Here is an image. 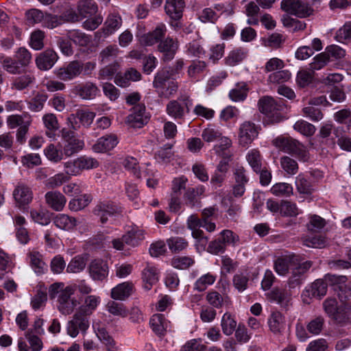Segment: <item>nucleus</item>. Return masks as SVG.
<instances>
[{"label":"nucleus","instance_id":"nucleus-52","mask_svg":"<svg viewBox=\"0 0 351 351\" xmlns=\"http://www.w3.org/2000/svg\"><path fill=\"white\" fill-rule=\"evenodd\" d=\"M206 63L202 60H193L187 69V74L191 79H197L206 69Z\"/></svg>","mask_w":351,"mask_h":351},{"label":"nucleus","instance_id":"nucleus-42","mask_svg":"<svg viewBox=\"0 0 351 351\" xmlns=\"http://www.w3.org/2000/svg\"><path fill=\"white\" fill-rule=\"evenodd\" d=\"M91 201V195L85 194L78 198L72 199L69 202V208L71 211L77 212L86 208Z\"/></svg>","mask_w":351,"mask_h":351},{"label":"nucleus","instance_id":"nucleus-50","mask_svg":"<svg viewBox=\"0 0 351 351\" xmlns=\"http://www.w3.org/2000/svg\"><path fill=\"white\" fill-rule=\"evenodd\" d=\"M14 60L21 67H26L32 62V53L25 47H19L15 52Z\"/></svg>","mask_w":351,"mask_h":351},{"label":"nucleus","instance_id":"nucleus-53","mask_svg":"<svg viewBox=\"0 0 351 351\" xmlns=\"http://www.w3.org/2000/svg\"><path fill=\"white\" fill-rule=\"evenodd\" d=\"M67 37L70 40L82 47L88 45L90 41L89 36L78 30L69 31L67 32Z\"/></svg>","mask_w":351,"mask_h":351},{"label":"nucleus","instance_id":"nucleus-6","mask_svg":"<svg viewBox=\"0 0 351 351\" xmlns=\"http://www.w3.org/2000/svg\"><path fill=\"white\" fill-rule=\"evenodd\" d=\"M60 132L61 138L64 142L63 151L66 157H70L83 149L84 141L77 138L73 131L64 128Z\"/></svg>","mask_w":351,"mask_h":351},{"label":"nucleus","instance_id":"nucleus-9","mask_svg":"<svg viewBox=\"0 0 351 351\" xmlns=\"http://www.w3.org/2000/svg\"><path fill=\"white\" fill-rule=\"evenodd\" d=\"M89 327V321L86 315L80 312H76L66 326L67 334L74 338L81 332H86Z\"/></svg>","mask_w":351,"mask_h":351},{"label":"nucleus","instance_id":"nucleus-25","mask_svg":"<svg viewBox=\"0 0 351 351\" xmlns=\"http://www.w3.org/2000/svg\"><path fill=\"white\" fill-rule=\"evenodd\" d=\"M80 300L82 301V305L80 307L79 312L86 316L91 315L101 302L100 297L95 295H86Z\"/></svg>","mask_w":351,"mask_h":351},{"label":"nucleus","instance_id":"nucleus-56","mask_svg":"<svg viewBox=\"0 0 351 351\" xmlns=\"http://www.w3.org/2000/svg\"><path fill=\"white\" fill-rule=\"evenodd\" d=\"M293 128L295 131L306 136L313 135L316 130L315 127L313 124L304 120L298 121L294 124Z\"/></svg>","mask_w":351,"mask_h":351},{"label":"nucleus","instance_id":"nucleus-16","mask_svg":"<svg viewBox=\"0 0 351 351\" xmlns=\"http://www.w3.org/2000/svg\"><path fill=\"white\" fill-rule=\"evenodd\" d=\"M58 58V55L53 49H47L36 56L35 63L39 70L48 71L54 66Z\"/></svg>","mask_w":351,"mask_h":351},{"label":"nucleus","instance_id":"nucleus-47","mask_svg":"<svg viewBox=\"0 0 351 351\" xmlns=\"http://www.w3.org/2000/svg\"><path fill=\"white\" fill-rule=\"evenodd\" d=\"M143 278L145 282V288L149 290L151 287L157 282L158 280L156 268L154 267L147 266L143 272Z\"/></svg>","mask_w":351,"mask_h":351},{"label":"nucleus","instance_id":"nucleus-13","mask_svg":"<svg viewBox=\"0 0 351 351\" xmlns=\"http://www.w3.org/2000/svg\"><path fill=\"white\" fill-rule=\"evenodd\" d=\"M324 280L328 282L330 285H334L335 291H338L339 297L342 299H348L351 296V285L347 282V277L346 276H337L332 274H327L325 276Z\"/></svg>","mask_w":351,"mask_h":351},{"label":"nucleus","instance_id":"nucleus-34","mask_svg":"<svg viewBox=\"0 0 351 351\" xmlns=\"http://www.w3.org/2000/svg\"><path fill=\"white\" fill-rule=\"evenodd\" d=\"M53 223L60 229L71 230L77 226V220L67 215L59 214L54 218Z\"/></svg>","mask_w":351,"mask_h":351},{"label":"nucleus","instance_id":"nucleus-45","mask_svg":"<svg viewBox=\"0 0 351 351\" xmlns=\"http://www.w3.org/2000/svg\"><path fill=\"white\" fill-rule=\"evenodd\" d=\"M47 98L46 94L37 93L33 98L27 101L28 108L32 112L41 111Z\"/></svg>","mask_w":351,"mask_h":351},{"label":"nucleus","instance_id":"nucleus-5","mask_svg":"<svg viewBox=\"0 0 351 351\" xmlns=\"http://www.w3.org/2000/svg\"><path fill=\"white\" fill-rule=\"evenodd\" d=\"M192 101L189 97L170 101L166 106L167 114L176 120H182L189 112Z\"/></svg>","mask_w":351,"mask_h":351},{"label":"nucleus","instance_id":"nucleus-36","mask_svg":"<svg viewBox=\"0 0 351 351\" xmlns=\"http://www.w3.org/2000/svg\"><path fill=\"white\" fill-rule=\"evenodd\" d=\"M122 25L121 17L117 14H110L108 16L104 27L105 36H109L120 28Z\"/></svg>","mask_w":351,"mask_h":351},{"label":"nucleus","instance_id":"nucleus-10","mask_svg":"<svg viewBox=\"0 0 351 351\" xmlns=\"http://www.w3.org/2000/svg\"><path fill=\"white\" fill-rule=\"evenodd\" d=\"M83 71V63L74 60L54 71L55 75L62 81H70L78 77Z\"/></svg>","mask_w":351,"mask_h":351},{"label":"nucleus","instance_id":"nucleus-2","mask_svg":"<svg viewBox=\"0 0 351 351\" xmlns=\"http://www.w3.org/2000/svg\"><path fill=\"white\" fill-rule=\"evenodd\" d=\"M272 144L280 151L293 155L301 161L306 162L309 160V154L306 147L291 136H279L272 141Z\"/></svg>","mask_w":351,"mask_h":351},{"label":"nucleus","instance_id":"nucleus-61","mask_svg":"<svg viewBox=\"0 0 351 351\" xmlns=\"http://www.w3.org/2000/svg\"><path fill=\"white\" fill-rule=\"evenodd\" d=\"M329 62L328 57L324 52L320 53L315 56L312 62L308 64L309 70L315 71L323 69Z\"/></svg>","mask_w":351,"mask_h":351},{"label":"nucleus","instance_id":"nucleus-48","mask_svg":"<svg viewBox=\"0 0 351 351\" xmlns=\"http://www.w3.org/2000/svg\"><path fill=\"white\" fill-rule=\"evenodd\" d=\"M221 326L223 332L229 336L235 330L237 322L230 313H226L221 318Z\"/></svg>","mask_w":351,"mask_h":351},{"label":"nucleus","instance_id":"nucleus-21","mask_svg":"<svg viewBox=\"0 0 351 351\" xmlns=\"http://www.w3.org/2000/svg\"><path fill=\"white\" fill-rule=\"evenodd\" d=\"M73 93L82 99L90 100L96 97L99 89L95 83L86 82L75 86Z\"/></svg>","mask_w":351,"mask_h":351},{"label":"nucleus","instance_id":"nucleus-17","mask_svg":"<svg viewBox=\"0 0 351 351\" xmlns=\"http://www.w3.org/2000/svg\"><path fill=\"white\" fill-rule=\"evenodd\" d=\"M149 117L145 112V106L138 104L134 106L127 117V123L132 128H141L147 123Z\"/></svg>","mask_w":351,"mask_h":351},{"label":"nucleus","instance_id":"nucleus-14","mask_svg":"<svg viewBox=\"0 0 351 351\" xmlns=\"http://www.w3.org/2000/svg\"><path fill=\"white\" fill-rule=\"evenodd\" d=\"M167 27L164 23H159L154 30L144 34L139 37V43L144 47L153 46L165 38Z\"/></svg>","mask_w":351,"mask_h":351},{"label":"nucleus","instance_id":"nucleus-59","mask_svg":"<svg viewBox=\"0 0 351 351\" xmlns=\"http://www.w3.org/2000/svg\"><path fill=\"white\" fill-rule=\"evenodd\" d=\"M44 32L37 29L34 31L30 36L29 46L34 50H40L44 47Z\"/></svg>","mask_w":351,"mask_h":351},{"label":"nucleus","instance_id":"nucleus-37","mask_svg":"<svg viewBox=\"0 0 351 351\" xmlns=\"http://www.w3.org/2000/svg\"><path fill=\"white\" fill-rule=\"evenodd\" d=\"M262 159L261 152L257 149H252L246 154V160L254 172L261 171Z\"/></svg>","mask_w":351,"mask_h":351},{"label":"nucleus","instance_id":"nucleus-33","mask_svg":"<svg viewBox=\"0 0 351 351\" xmlns=\"http://www.w3.org/2000/svg\"><path fill=\"white\" fill-rule=\"evenodd\" d=\"M7 123L11 129L24 127V125L30 126L32 117L28 113L10 115L7 119Z\"/></svg>","mask_w":351,"mask_h":351},{"label":"nucleus","instance_id":"nucleus-12","mask_svg":"<svg viewBox=\"0 0 351 351\" xmlns=\"http://www.w3.org/2000/svg\"><path fill=\"white\" fill-rule=\"evenodd\" d=\"M260 111L272 119V121L278 122L280 120L279 111L282 106L278 105L271 97H264L258 101Z\"/></svg>","mask_w":351,"mask_h":351},{"label":"nucleus","instance_id":"nucleus-60","mask_svg":"<svg viewBox=\"0 0 351 351\" xmlns=\"http://www.w3.org/2000/svg\"><path fill=\"white\" fill-rule=\"evenodd\" d=\"M119 65L117 62H114L112 64H110L101 69L98 73V79L99 80H112L117 72L119 69Z\"/></svg>","mask_w":351,"mask_h":351},{"label":"nucleus","instance_id":"nucleus-44","mask_svg":"<svg viewBox=\"0 0 351 351\" xmlns=\"http://www.w3.org/2000/svg\"><path fill=\"white\" fill-rule=\"evenodd\" d=\"M248 89L244 82L238 83L229 93V97L233 101H243L247 97Z\"/></svg>","mask_w":351,"mask_h":351},{"label":"nucleus","instance_id":"nucleus-46","mask_svg":"<svg viewBox=\"0 0 351 351\" xmlns=\"http://www.w3.org/2000/svg\"><path fill=\"white\" fill-rule=\"evenodd\" d=\"M44 153L47 159L53 162L61 161L64 155L63 149L58 148L53 144L47 145L44 149Z\"/></svg>","mask_w":351,"mask_h":351},{"label":"nucleus","instance_id":"nucleus-15","mask_svg":"<svg viewBox=\"0 0 351 351\" xmlns=\"http://www.w3.org/2000/svg\"><path fill=\"white\" fill-rule=\"evenodd\" d=\"M93 328L97 337L105 346L107 351H117L116 343L106 330L104 324L100 320H95L93 323Z\"/></svg>","mask_w":351,"mask_h":351},{"label":"nucleus","instance_id":"nucleus-23","mask_svg":"<svg viewBox=\"0 0 351 351\" xmlns=\"http://www.w3.org/2000/svg\"><path fill=\"white\" fill-rule=\"evenodd\" d=\"M45 197L47 205L56 211L62 210L66 202L64 195L57 191L47 192Z\"/></svg>","mask_w":351,"mask_h":351},{"label":"nucleus","instance_id":"nucleus-58","mask_svg":"<svg viewBox=\"0 0 351 351\" xmlns=\"http://www.w3.org/2000/svg\"><path fill=\"white\" fill-rule=\"evenodd\" d=\"M169 250L173 252H179L188 247V242L182 237H171L167 241Z\"/></svg>","mask_w":351,"mask_h":351},{"label":"nucleus","instance_id":"nucleus-39","mask_svg":"<svg viewBox=\"0 0 351 351\" xmlns=\"http://www.w3.org/2000/svg\"><path fill=\"white\" fill-rule=\"evenodd\" d=\"M281 168L289 176L295 175L299 169V166L295 160L288 156H282L280 158Z\"/></svg>","mask_w":351,"mask_h":351},{"label":"nucleus","instance_id":"nucleus-28","mask_svg":"<svg viewBox=\"0 0 351 351\" xmlns=\"http://www.w3.org/2000/svg\"><path fill=\"white\" fill-rule=\"evenodd\" d=\"M43 122L47 129L46 135L50 138L55 139V132L60 128L56 115L53 113L45 114L43 117Z\"/></svg>","mask_w":351,"mask_h":351},{"label":"nucleus","instance_id":"nucleus-41","mask_svg":"<svg viewBox=\"0 0 351 351\" xmlns=\"http://www.w3.org/2000/svg\"><path fill=\"white\" fill-rule=\"evenodd\" d=\"M35 81L34 75L32 73H25L24 75L16 77L12 83V88L18 90H22L33 84Z\"/></svg>","mask_w":351,"mask_h":351},{"label":"nucleus","instance_id":"nucleus-31","mask_svg":"<svg viewBox=\"0 0 351 351\" xmlns=\"http://www.w3.org/2000/svg\"><path fill=\"white\" fill-rule=\"evenodd\" d=\"M268 325L273 333L280 334L285 329V317L281 313L274 311L271 314L268 319Z\"/></svg>","mask_w":351,"mask_h":351},{"label":"nucleus","instance_id":"nucleus-32","mask_svg":"<svg viewBox=\"0 0 351 351\" xmlns=\"http://www.w3.org/2000/svg\"><path fill=\"white\" fill-rule=\"evenodd\" d=\"M337 324L345 325L351 322V306L346 304H340L338 310L331 317Z\"/></svg>","mask_w":351,"mask_h":351},{"label":"nucleus","instance_id":"nucleus-24","mask_svg":"<svg viewBox=\"0 0 351 351\" xmlns=\"http://www.w3.org/2000/svg\"><path fill=\"white\" fill-rule=\"evenodd\" d=\"M118 144L116 135L109 134L99 138L93 146L94 152L97 153L106 152L112 149Z\"/></svg>","mask_w":351,"mask_h":351},{"label":"nucleus","instance_id":"nucleus-30","mask_svg":"<svg viewBox=\"0 0 351 351\" xmlns=\"http://www.w3.org/2000/svg\"><path fill=\"white\" fill-rule=\"evenodd\" d=\"M184 7V1H166L165 10L171 19L178 21L182 16Z\"/></svg>","mask_w":351,"mask_h":351},{"label":"nucleus","instance_id":"nucleus-62","mask_svg":"<svg viewBox=\"0 0 351 351\" xmlns=\"http://www.w3.org/2000/svg\"><path fill=\"white\" fill-rule=\"evenodd\" d=\"M271 192L276 196H289L293 193V187L290 184L280 182L271 187Z\"/></svg>","mask_w":351,"mask_h":351},{"label":"nucleus","instance_id":"nucleus-57","mask_svg":"<svg viewBox=\"0 0 351 351\" xmlns=\"http://www.w3.org/2000/svg\"><path fill=\"white\" fill-rule=\"evenodd\" d=\"M221 136L220 130L213 125H208L203 130L202 133V138L208 143L217 141Z\"/></svg>","mask_w":351,"mask_h":351},{"label":"nucleus","instance_id":"nucleus-4","mask_svg":"<svg viewBox=\"0 0 351 351\" xmlns=\"http://www.w3.org/2000/svg\"><path fill=\"white\" fill-rule=\"evenodd\" d=\"M99 162L93 158L82 156L75 160L64 163L66 173L71 176L79 175L84 170H90L99 167Z\"/></svg>","mask_w":351,"mask_h":351},{"label":"nucleus","instance_id":"nucleus-3","mask_svg":"<svg viewBox=\"0 0 351 351\" xmlns=\"http://www.w3.org/2000/svg\"><path fill=\"white\" fill-rule=\"evenodd\" d=\"M123 207L120 204L111 199H101L97 202L93 209V215L101 224H106L110 218L121 215Z\"/></svg>","mask_w":351,"mask_h":351},{"label":"nucleus","instance_id":"nucleus-7","mask_svg":"<svg viewBox=\"0 0 351 351\" xmlns=\"http://www.w3.org/2000/svg\"><path fill=\"white\" fill-rule=\"evenodd\" d=\"M259 128L254 123L245 121L240 124L238 130V143L241 147H247L258 137Z\"/></svg>","mask_w":351,"mask_h":351},{"label":"nucleus","instance_id":"nucleus-64","mask_svg":"<svg viewBox=\"0 0 351 351\" xmlns=\"http://www.w3.org/2000/svg\"><path fill=\"white\" fill-rule=\"evenodd\" d=\"M107 311L113 315L125 317L128 315V311L121 303L110 301L106 304Z\"/></svg>","mask_w":351,"mask_h":351},{"label":"nucleus","instance_id":"nucleus-43","mask_svg":"<svg viewBox=\"0 0 351 351\" xmlns=\"http://www.w3.org/2000/svg\"><path fill=\"white\" fill-rule=\"evenodd\" d=\"M70 176L66 173V170L65 169V173H59L48 178L45 182V186L48 189L58 188L68 182Z\"/></svg>","mask_w":351,"mask_h":351},{"label":"nucleus","instance_id":"nucleus-35","mask_svg":"<svg viewBox=\"0 0 351 351\" xmlns=\"http://www.w3.org/2000/svg\"><path fill=\"white\" fill-rule=\"evenodd\" d=\"M247 50L244 48H237L229 52L225 58V63L229 66H234L240 64L247 56Z\"/></svg>","mask_w":351,"mask_h":351},{"label":"nucleus","instance_id":"nucleus-26","mask_svg":"<svg viewBox=\"0 0 351 351\" xmlns=\"http://www.w3.org/2000/svg\"><path fill=\"white\" fill-rule=\"evenodd\" d=\"M232 140L225 136H221L217 141V143L214 145L213 150L215 154L223 158L230 159L232 154L229 149L232 147Z\"/></svg>","mask_w":351,"mask_h":351},{"label":"nucleus","instance_id":"nucleus-51","mask_svg":"<svg viewBox=\"0 0 351 351\" xmlns=\"http://www.w3.org/2000/svg\"><path fill=\"white\" fill-rule=\"evenodd\" d=\"M119 49L116 45H109L102 49L99 53V60L102 64H106L116 58Z\"/></svg>","mask_w":351,"mask_h":351},{"label":"nucleus","instance_id":"nucleus-18","mask_svg":"<svg viewBox=\"0 0 351 351\" xmlns=\"http://www.w3.org/2000/svg\"><path fill=\"white\" fill-rule=\"evenodd\" d=\"M12 195L16 206L19 208L29 204L33 199L32 189L23 182L17 183L13 191Z\"/></svg>","mask_w":351,"mask_h":351},{"label":"nucleus","instance_id":"nucleus-8","mask_svg":"<svg viewBox=\"0 0 351 351\" xmlns=\"http://www.w3.org/2000/svg\"><path fill=\"white\" fill-rule=\"evenodd\" d=\"M233 180L232 193L234 197H241L245 192L246 184L249 182L245 169L241 165H236L233 169Z\"/></svg>","mask_w":351,"mask_h":351},{"label":"nucleus","instance_id":"nucleus-1","mask_svg":"<svg viewBox=\"0 0 351 351\" xmlns=\"http://www.w3.org/2000/svg\"><path fill=\"white\" fill-rule=\"evenodd\" d=\"M62 283H53L50 285L49 294L51 298H58V309L64 315L71 314L80 302L73 297L74 289L66 286L63 288Z\"/></svg>","mask_w":351,"mask_h":351},{"label":"nucleus","instance_id":"nucleus-22","mask_svg":"<svg viewBox=\"0 0 351 351\" xmlns=\"http://www.w3.org/2000/svg\"><path fill=\"white\" fill-rule=\"evenodd\" d=\"M90 277L94 280H103L108 274V267L106 262L100 259L93 261L88 267Z\"/></svg>","mask_w":351,"mask_h":351},{"label":"nucleus","instance_id":"nucleus-40","mask_svg":"<svg viewBox=\"0 0 351 351\" xmlns=\"http://www.w3.org/2000/svg\"><path fill=\"white\" fill-rule=\"evenodd\" d=\"M97 5L93 1H80L77 10L81 18H88L97 12Z\"/></svg>","mask_w":351,"mask_h":351},{"label":"nucleus","instance_id":"nucleus-54","mask_svg":"<svg viewBox=\"0 0 351 351\" xmlns=\"http://www.w3.org/2000/svg\"><path fill=\"white\" fill-rule=\"evenodd\" d=\"M86 265V260L80 256H75L71 259L66 267L69 273H79L84 270Z\"/></svg>","mask_w":351,"mask_h":351},{"label":"nucleus","instance_id":"nucleus-20","mask_svg":"<svg viewBox=\"0 0 351 351\" xmlns=\"http://www.w3.org/2000/svg\"><path fill=\"white\" fill-rule=\"evenodd\" d=\"M178 48V43L170 37L162 39L157 46L158 51L162 53V59L165 62L173 59Z\"/></svg>","mask_w":351,"mask_h":351},{"label":"nucleus","instance_id":"nucleus-19","mask_svg":"<svg viewBox=\"0 0 351 351\" xmlns=\"http://www.w3.org/2000/svg\"><path fill=\"white\" fill-rule=\"evenodd\" d=\"M152 331L159 337H163L171 329L170 322L162 314H154L149 320Z\"/></svg>","mask_w":351,"mask_h":351},{"label":"nucleus","instance_id":"nucleus-11","mask_svg":"<svg viewBox=\"0 0 351 351\" xmlns=\"http://www.w3.org/2000/svg\"><path fill=\"white\" fill-rule=\"evenodd\" d=\"M281 8L287 14L300 18L308 16L313 12L307 1H281Z\"/></svg>","mask_w":351,"mask_h":351},{"label":"nucleus","instance_id":"nucleus-38","mask_svg":"<svg viewBox=\"0 0 351 351\" xmlns=\"http://www.w3.org/2000/svg\"><path fill=\"white\" fill-rule=\"evenodd\" d=\"M29 258L30 265L36 274H40L45 272L47 266L43 260L42 255L38 252H30Z\"/></svg>","mask_w":351,"mask_h":351},{"label":"nucleus","instance_id":"nucleus-55","mask_svg":"<svg viewBox=\"0 0 351 351\" xmlns=\"http://www.w3.org/2000/svg\"><path fill=\"white\" fill-rule=\"evenodd\" d=\"M123 165L128 171H130L136 178H142L141 170L137 159L128 156L123 161Z\"/></svg>","mask_w":351,"mask_h":351},{"label":"nucleus","instance_id":"nucleus-49","mask_svg":"<svg viewBox=\"0 0 351 351\" xmlns=\"http://www.w3.org/2000/svg\"><path fill=\"white\" fill-rule=\"evenodd\" d=\"M172 77V75L167 71V69L165 68L156 73L153 85L158 90L165 88L167 83L169 82V80Z\"/></svg>","mask_w":351,"mask_h":351},{"label":"nucleus","instance_id":"nucleus-27","mask_svg":"<svg viewBox=\"0 0 351 351\" xmlns=\"http://www.w3.org/2000/svg\"><path fill=\"white\" fill-rule=\"evenodd\" d=\"M133 284L130 282H125L119 284L111 290V297L117 300H124L132 293Z\"/></svg>","mask_w":351,"mask_h":351},{"label":"nucleus","instance_id":"nucleus-63","mask_svg":"<svg viewBox=\"0 0 351 351\" xmlns=\"http://www.w3.org/2000/svg\"><path fill=\"white\" fill-rule=\"evenodd\" d=\"M335 38L339 43H346L351 40V21L346 22L337 31Z\"/></svg>","mask_w":351,"mask_h":351},{"label":"nucleus","instance_id":"nucleus-29","mask_svg":"<svg viewBox=\"0 0 351 351\" xmlns=\"http://www.w3.org/2000/svg\"><path fill=\"white\" fill-rule=\"evenodd\" d=\"M298 261V256L294 254L278 258L274 263V269L278 274L284 276L288 272L289 265L295 264Z\"/></svg>","mask_w":351,"mask_h":351}]
</instances>
